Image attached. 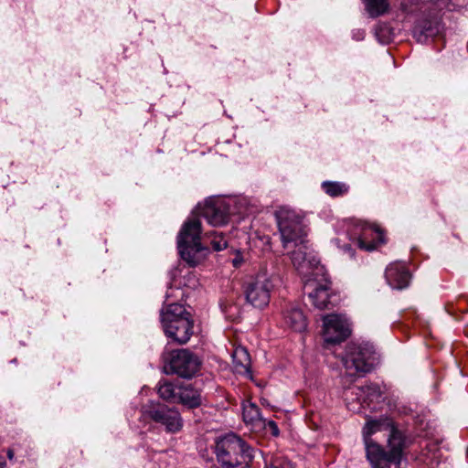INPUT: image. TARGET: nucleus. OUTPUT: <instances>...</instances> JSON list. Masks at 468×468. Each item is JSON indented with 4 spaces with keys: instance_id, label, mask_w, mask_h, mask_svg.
Returning a JSON list of instances; mask_svg holds the SVG:
<instances>
[{
    "instance_id": "obj_1",
    "label": "nucleus",
    "mask_w": 468,
    "mask_h": 468,
    "mask_svg": "<svg viewBox=\"0 0 468 468\" xmlns=\"http://www.w3.org/2000/svg\"><path fill=\"white\" fill-rule=\"evenodd\" d=\"M405 447L406 437L400 431L391 426L388 438V450H385L373 440H367L366 456L372 468H401Z\"/></svg>"
},
{
    "instance_id": "obj_2",
    "label": "nucleus",
    "mask_w": 468,
    "mask_h": 468,
    "mask_svg": "<svg viewBox=\"0 0 468 468\" xmlns=\"http://www.w3.org/2000/svg\"><path fill=\"white\" fill-rule=\"evenodd\" d=\"M254 449L242 438L229 433L216 441L215 453L222 468H249Z\"/></svg>"
},
{
    "instance_id": "obj_3",
    "label": "nucleus",
    "mask_w": 468,
    "mask_h": 468,
    "mask_svg": "<svg viewBox=\"0 0 468 468\" xmlns=\"http://www.w3.org/2000/svg\"><path fill=\"white\" fill-rule=\"evenodd\" d=\"M160 320L166 336L179 345L189 341L193 335L194 321L184 305L172 303L162 308Z\"/></svg>"
},
{
    "instance_id": "obj_4",
    "label": "nucleus",
    "mask_w": 468,
    "mask_h": 468,
    "mask_svg": "<svg viewBox=\"0 0 468 468\" xmlns=\"http://www.w3.org/2000/svg\"><path fill=\"white\" fill-rule=\"evenodd\" d=\"M282 247L290 250L292 244H302L306 239L303 217L294 209L282 206L275 211Z\"/></svg>"
},
{
    "instance_id": "obj_5",
    "label": "nucleus",
    "mask_w": 468,
    "mask_h": 468,
    "mask_svg": "<svg viewBox=\"0 0 468 468\" xmlns=\"http://www.w3.org/2000/svg\"><path fill=\"white\" fill-rule=\"evenodd\" d=\"M201 221L197 217L189 218L182 226L177 236V247L181 258L192 266L200 261V252L205 248L201 239Z\"/></svg>"
},
{
    "instance_id": "obj_6",
    "label": "nucleus",
    "mask_w": 468,
    "mask_h": 468,
    "mask_svg": "<svg viewBox=\"0 0 468 468\" xmlns=\"http://www.w3.org/2000/svg\"><path fill=\"white\" fill-rule=\"evenodd\" d=\"M306 239L302 244H292L291 252L292 263L297 271L307 279H318L325 275V268L320 263L317 256L309 250Z\"/></svg>"
},
{
    "instance_id": "obj_7",
    "label": "nucleus",
    "mask_w": 468,
    "mask_h": 468,
    "mask_svg": "<svg viewBox=\"0 0 468 468\" xmlns=\"http://www.w3.org/2000/svg\"><path fill=\"white\" fill-rule=\"evenodd\" d=\"M143 415L165 427L170 433L178 432L183 427L179 411L165 404L150 402L142 409Z\"/></svg>"
},
{
    "instance_id": "obj_8",
    "label": "nucleus",
    "mask_w": 468,
    "mask_h": 468,
    "mask_svg": "<svg viewBox=\"0 0 468 468\" xmlns=\"http://www.w3.org/2000/svg\"><path fill=\"white\" fill-rule=\"evenodd\" d=\"M273 287L274 283L271 276H269L266 272L258 273L244 285L247 302L257 308L268 305Z\"/></svg>"
},
{
    "instance_id": "obj_9",
    "label": "nucleus",
    "mask_w": 468,
    "mask_h": 468,
    "mask_svg": "<svg viewBox=\"0 0 468 468\" xmlns=\"http://www.w3.org/2000/svg\"><path fill=\"white\" fill-rule=\"evenodd\" d=\"M199 360L187 349H178L170 354L168 363L165 367L166 374H176L183 378H190L197 372Z\"/></svg>"
},
{
    "instance_id": "obj_10",
    "label": "nucleus",
    "mask_w": 468,
    "mask_h": 468,
    "mask_svg": "<svg viewBox=\"0 0 468 468\" xmlns=\"http://www.w3.org/2000/svg\"><path fill=\"white\" fill-rule=\"evenodd\" d=\"M373 351L368 346L352 345L347 347L343 363L351 375L367 373L372 369Z\"/></svg>"
},
{
    "instance_id": "obj_11",
    "label": "nucleus",
    "mask_w": 468,
    "mask_h": 468,
    "mask_svg": "<svg viewBox=\"0 0 468 468\" xmlns=\"http://www.w3.org/2000/svg\"><path fill=\"white\" fill-rule=\"evenodd\" d=\"M324 338L328 344H339L345 341L351 333L350 324L341 315L331 314L323 317Z\"/></svg>"
},
{
    "instance_id": "obj_12",
    "label": "nucleus",
    "mask_w": 468,
    "mask_h": 468,
    "mask_svg": "<svg viewBox=\"0 0 468 468\" xmlns=\"http://www.w3.org/2000/svg\"><path fill=\"white\" fill-rule=\"evenodd\" d=\"M330 285L331 282L328 277L327 271L324 277L318 279H307L304 283V289L308 290V297L312 303L318 309H329L330 301Z\"/></svg>"
},
{
    "instance_id": "obj_13",
    "label": "nucleus",
    "mask_w": 468,
    "mask_h": 468,
    "mask_svg": "<svg viewBox=\"0 0 468 468\" xmlns=\"http://www.w3.org/2000/svg\"><path fill=\"white\" fill-rule=\"evenodd\" d=\"M200 215L207 219V223L214 226H223L229 219V207L223 200H207L200 207Z\"/></svg>"
},
{
    "instance_id": "obj_14",
    "label": "nucleus",
    "mask_w": 468,
    "mask_h": 468,
    "mask_svg": "<svg viewBox=\"0 0 468 468\" xmlns=\"http://www.w3.org/2000/svg\"><path fill=\"white\" fill-rule=\"evenodd\" d=\"M385 277L390 287L398 290L408 287L410 280V271L402 262L389 264L386 269Z\"/></svg>"
},
{
    "instance_id": "obj_15",
    "label": "nucleus",
    "mask_w": 468,
    "mask_h": 468,
    "mask_svg": "<svg viewBox=\"0 0 468 468\" xmlns=\"http://www.w3.org/2000/svg\"><path fill=\"white\" fill-rule=\"evenodd\" d=\"M384 242L383 232L377 225H365L360 237L356 239L361 250L371 251Z\"/></svg>"
},
{
    "instance_id": "obj_16",
    "label": "nucleus",
    "mask_w": 468,
    "mask_h": 468,
    "mask_svg": "<svg viewBox=\"0 0 468 468\" xmlns=\"http://www.w3.org/2000/svg\"><path fill=\"white\" fill-rule=\"evenodd\" d=\"M234 369L238 374L251 378L250 356L247 349L243 346H238L232 353Z\"/></svg>"
},
{
    "instance_id": "obj_17",
    "label": "nucleus",
    "mask_w": 468,
    "mask_h": 468,
    "mask_svg": "<svg viewBox=\"0 0 468 468\" xmlns=\"http://www.w3.org/2000/svg\"><path fill=\"white\" fill-rule=\"evenodd\" d=\"M285 324L294 331L302 332L307 326L306 318L303 311L297 307L288 308L283 314Z\"/></svg>"
},
{
    "instance_id": "obj_18",
    "label": "nucleus",
    "mask_w": 468,
    "mask_h": 468,
    "mask_svg": "<svg viewBox=\"0 0 468 468\" xmlns=\"http://www.w3.org/2000/svg\"><path fill=\"white\" fill-rule=\"evenodd\" d=\"M176 402L181 403L189 409H194L201 404V398L198 391L190 386L179 387Z\"/></svg>"
},
{
    "instance_id": "obj_19",
    "label": "nucleus",
    "mask_w": 468,
    "mask_h": 468,
    "mask_svg": "<svg viewBox=\"0 0 468 468\" xmlns=\"http://www.w3.org/2000/svg\"><path fill=\"white\" fill-rule=\"evenodd\" d=\"M242 416L247 424L260 427L264 423V420L261 417L260 409L255 404L249 403L243 405Z\"/></svg>"
},
{
    "instance_id": "obj_20",
    "label": "nucleus",
    "mask_w": 468,
    "mask_h": 468,
    "mask_svg": "<svg viewBox=\"0 0 468 468\" xmlns=\"http://www.w3.org/2000/svg\"><path fill=\"white\" fill-rule=\"evenodd\" d=\"M180 386H176L167 380H160L157 392L165 400L176 402Z\"/></svg>"
},
{
    "instance_id": "obj_21",
    "label": "nucleus",
    "mask_w": 468,
    "mask_h": 468,
    "mask_svg": "<svg viewBox=\"0 0 468 468\" xmlns=\"http://www.w3.org/2000/svg\"><path fill=\"white\" fill-rule=\"evenodd\" d=\"M366 9L371 17L385 14L389 7L387 0H365Z\"/></svg>"
},
{
    "instance_id": "obj_22",
    "label": "nucleus",
    "mask_w": 468,
    "mask_h": 468,
    "mask_svg": "<svg viewBox=\"0 0 468 468\" xmlns=\"http://www.w3.org/2000/svg\"><path fill=\"white\" fill-rule=\"evenodd\" d=\"M324 191L331 197H338L346 194L348 187L344 183L325 181L322 184Z\"/></svg>"
},
{
    "instance_id": "obj_23",
    "label": "nucleus",
    "mask_w": 468,
    "mask_h": 468,
    "mask_svg": "<svg viewBox=\"0 0 468 468\" xmlns=\"http://www.w3.org/2000/svg\"><path fill=\"white\" fill-rule=\"evenodd\" d=\"M205 236L210 239V244L214 250L220 251L228 247V241L222 232L214 231L206 233Z\"/></svg>"
},
{
    "instance_id": "obj_24",
    "label": "nucleus",
    "mask_w": 468,
    "mask_h": 468,
    "mask_svg": "<svg viewBox=\"0 0 468 468\" xmlns=\"http://www.w3.org/2000/svg\"><path fill=\"white\" fill-rule=\"evenodd\" d=\"M384 424V421L381 420H368L364 429H363V436L365 445L367 446V440H371L370 436L380 430V427Z\"/></svg>"
},
{
    "instance_id": "obj_25",
    "label": "nucleus",
    "mask_w": 468,
    "mask_h": 468,
    "mask_svg": "<svg viewBox=\"0 0 468 468\" xmlns=\"http://www.w3.org/2000/svg\"><path fill=\"white\" fill-rule=\"evenodd\" d=\"M361 391L370 401L378 400L382 396V391L378 384L371 383L361 388Z\"/></svg>"
},
{
    "instance_id": "obj_26",
    "label": "nucleus",
    "mask_w": 468,
    "mask_h": 468,
    "mask_svg": "<svg viewBox=\"0 0 468 468\" xmlns=\"http://www.w3.org/2000/svg\"><path fill=\"white\" fill-rule=\"evenodd\" d=\"M265 468H293V466L289 462H282V461H281L279 459H276L270 465H266Z\"/></svg>"
},
{
    "instance_id": "obj_27",
    "label": "nucleus",
    "mask_w": 468,
    "mask_h": 468,
    "mask_svg": "<svg viewBox=\"0 0 468 468\" xmlns=\"http://www.w3.org/2000/svg\"><path fill=\"white\" fill-rule=\"evenodd\" d=\"M439 30V25H436L434 27L431 26L427 27L426 24L423 26V33L426 37H432L438 34Z\"/></svg>"
},
{
    "instance_id": "obj_28",
    "label": "nucleus",
    "mask_w": 468,
    "mask_h": 468,
    "mask_svg": "<svg viewBox=\"0 0 468 468\" xmlns=\"http://www.w3.org/2000/svg\"><path fill=\"white\" fill-rule=\"evenodd\" d=\"M262 425L264 427H267L273 436H278L279 435V428H278V426H277L275 421L268 420L267 423L264 422Z\"/></svg>"
},
{
    "instance_id": "obj_29",
    "label": "nucleus",
    "mask_w": 468,
    "mask_h": 468,
    "mask_svg": "<svg viewBox=\"0 0 468 468\" xmlns=\"http://www.w3.org/2000/svg\"><path fill=\"white\" fill-rule=\"evenodd\" d=\"M7 457L9 458V460H13V458H14V451L12 449H9L7 451Z\"/></svg>"
},
{
    "instance_id": "obj_30",
    "label": "nucleus",
    "mask_w": 468,
    "mask_h": 468,
    "mask_svg": "<svg viewBox=\"0 0 468 468\" xmlns=\"http://www.w3.org/2000/svg\"><path fill=\"white\" fill-rule=\"evenodd\" d=\"M343 250H344L345 251H348V252H349V251H351V246H350L349 244H346V245H345V246L343 247Z\"/></svg>"
},
{
    "instance_id": "obj_31",
    "label": "nucleus",
    "mask_w": 468,
    "mask_h": 468,
    "mask_svg": "<svg viewBox=\"0 0 468 468\" xmlns=\"http://www.w3.org/2000/svg\"><path fill=\"white\" fill-rule=\"evenodd\" d=\"M5 462L3 461V458L0 457V468H4L5 467Z\"/></svg>"
},
{
    "instance_id": "obj_32",
    "label": "nucleus",
    "mask_w": 468,
    "mask_h": 468,
    "mask_svg": "<svg viewBox=\"0 0 468 468\" xmlns=\"http://www.w3.org/2000/svg\"><path fill=\"white\" fill-rule=\"evenodd\" d=\"M239 261L237 259L233 260V265H234V266H236V267H237V266L239 265Z\"/></svg>"
}]
</instances>
